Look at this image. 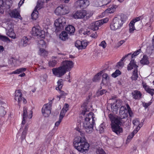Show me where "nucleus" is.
I'll return each instance as SVG.
<instances>
[{
	"mask_svg": "<svg viewBox=\"0 0 154 154\" xmlns=\"http://www.w3.org/2000/svg\"><path fill=\"white\" fill-rule=\"evenodd\" d=\"M94 113L90 112L86 114L83 121V127L85 128V131L88 133H91L93 131V127L95 124V119Z\"/></svg>",
	"mask_w": 154,
	"mask_h": 154,
	"instance_id": "f257e3e1",
	"label": "nucleus"
},
{
	"mask_svg": "<svg viewBox=\"0 0 154 154\" xmlns=\"http://www.w3.org/2000/svg\"><path fill=\"white\" fill-rule=\"evenodd\" d=\"M109 117L111 122V126L112 131L118 135H119L123 132L122 128L119 125L122 123L117 116L112 114H110Z\"/></svg>",
	"mask_w": 154,
	"mask_h": 154,
	"instance_id": "f03ea898",
	"label": "nucleus"
},
{
	"mask_svg": "<svg viewBox=\"0 0 154 154\" xmlns=\"http://www.w3.org/2000/svg\"><path fill=\"white\" fill-rule=\"evenodd\" d=\"M73 143L75 148L82 152L87 150L89 148V144L85 141L84 137H76Z\"/></svg>",
	"mask_w": 154,
	"mask_h": 154,
	"instance_id": "7ed1b4c3",
	"label": "nucleus"
},
{
	"mask_svg": "<svg viewBox=\"0 0 154 154\" xmlns=\"http://www.w3.org/2000/svg\"><path fill=\"white\" fill-rule=\"evenodd\" d=\"M124 22L123 17L120 16L115 17L110 25L111 30L115 31L121 28Z\"/></svg>",
	"mask_w": 154,
	"mask_h": 154,
	"instance_id": "20e7f679",
	"label": "nucleus"
},
{
	"mask_svg": "<svg viewBox=\"0 0 154 154\" xmlns=\"http://www.w3.org/2000/svg\"><path fill=\"white\" fill-rule=\"evenodd\" d=\"M92 15L91 12L82 10L73 13V17L75 19H82L84 17L88 19Z\"/></svg>",
	"mask_w": 154,
	"mask_h": 154,
	"instance_id": "39448f33",
	"label": "nucleus"
},
{
	"mask_svg": "<svg viewBox=\"0 0 154 154\" xmlns=\"http://www.w3.org/2000/svg\"><path fill=\"white\" fill-rule=\"evenodd\" d=\"M13 3L11 0H1L0 1V13L3 14L5 10H8Z\"/></svg>",
	"mask_w": 154,
	"mask_h": 154,
	"instance_id": "423d86ee",
	"label": "nucleus"
},
{
	"mask_svg": "<svg viewBox=\"0 0 154 154\" xmlns=\"http://www.w3.org/2000/svg\"><path fill=\"white\" fill-rule=\"evenodd\" d=\"M66 22V19L63 17H60L56 20L54 22L55 26L56 28V31L58 32L62 30L65 25Z\"/></svg>",
	"mask_w": 154,
	"mask_h": 154,
	"instance_id": "0eeeda50",
	"label": "nucleus"
},
{
	"mask_svg": "<svg viewBox=\"0 0 154 154\" xmlns=\"http://www.w3.org/2000/svg\"><path fill=\"white\" fill-rule=\"evenodd\" d=\"M52 104V102L51 101L43 106L42 109V112L44 116L48 117L50 114Z\"/></svg>",
	"mask_w": 154,
	"mask_h": 154,
	"instance_id": "6e6552de",
	"label": "nucleus"
},
{
	"mask_svg": "<svg viewBox=\"0 0 154 154\" xmlns=\"http://www.w3.org/2000/svg\"><path fill=\"white\" fill-rule=\"evenodd\" d=\"M68 12V8L63 5L57 7L55 11V13L57 15L65 14Z\"/></svg>",
	"mask_w": 154,
	"mask_h": 154,
	"instance_id": "1a4fd4ad",
	"label": "nucleus"
},
{
	"mask_svg": "<svg viewBox=\"0 0 154 154\" xmlns=\"http://www.w3.org/2000/svg\"><path fill=\"white\" fill-rule=\"evenodd\" d=\"M52 70L53 74L57 77L62 76L66 72L61 66L58 68H53Z\"/></svg>",
	"mask_w": 154,
	"mask_h": 154,
	"instance_id": "9d476101",
	"label": "nucleus"
},
{
	"mask_svg": "<svg viewBox=\"0 0 154 154\" xmlns=\"http://www.w3.org/2000/svg\"><path fill=\"white\" fill-rule=\"evenodd\" d=\"M61 66L67 72L70 71L74 66V63L72 61L65 60L62 63Z\"/></svg>",
	"mask_w": 154,
	"mask_h": 154,
	"instance_id": "9b49d317",
	"label": "nucleus"
},
{
	"mask_svg": "<svg viewBox=\"0 0 154 154\" xmlns=\"http://www.w3.org/2000/svg\"><path fill=\"white\" fill-rule=\"evenodd\" d=\"M32 33L34 36H38L42 38H44L45 37V32L35 27L32 28Z\"/></svg>",
	"mask_w": 154,
	"mask_h": 154,
	"instance_id": "f8f14e48",
	"label": "nucleus"
},
{
	"mask_svg": "<svg viewBox=\"0 0 154 154\" xmlns=\"http://www.w3.org/2000/svg\"><path fill=\"white\" fill-rule=\"evenodd\" d=\"M15 93V100L17 101L19 103L22 101H23L24 104L26 103L27 101L26 100L22 97V94L20 90H18L16 91Z\"/></svg>",
	"mask_w": 154,
	"mask_h": 154,
	"instance_id": "ddd939ff",
	"label": "nucleus"
},
{
	"mask_svg": "<svg viewBox=\"0 0 154 154\" xmlns=\"http://www.w3.org/2000/svg\"><path fill=\"white\" fill-rule=\"evenodd\" d=\"M87 45L86 41L77 40L75 43V46L79 49H85Z\"/></svg>",
	"mask_w": 154,
	"mask_h": 154,
	"instance_id": "4468645a",
	"label": "nucleus"
},
{
	"mask_svg": "<svg viewBox=\"0 0 154 154\" xmlns=\"http://www.w3.org/2000/svg\"><path fill=\"white\" fill-rule=\"evenodd\" d=\"M29 39L26 37L24 36L18 42V46L20 48L26 47L28 44Z\"/></svg>",
	"mask_w": 154,
	"mask_h": 154,
	"instance_id": "2eb2a0df",
	"label": "nucleus"
},
{
	"mask_svg": "<svg viewBox=\"0 0 154 154\" xmlns=\"http://www.w3.org/2000/svg\"><path fill=\"white\" fill-rule=\"evenodd\" d=\"M119 114L120 116L119 118L121 119H124L127 116V110L126 107L124 106H122L120 109Z\"/></svg>",
	"mask_w": 154,
	"mask_h": 154,
	"instance_id": "dca6fc26",
	"label": "nucleus"
},
{
	"mask_svg": "<svg viewBox=\"0 0 154 154\" xmlns=\"http://www.w3.org/2000/svg\"><path fill=\"white\" fill-rule=\"evenodd\" d=\"M10 16L12 17L21 19V17L19 11L17 9H14L12 10L10 13Z\"/></svg>",
	"mask_w": 154,
	"mask_h": 154,
	"instance_id": "f3484780",
	"label": "nucleus"
},
{
	"mask_svg": "<svg viewBox=\"0 0 154 154\" xmlns=\"http://www.w3.org/2000/svg\"><path fill=\"white\" fill-rule=\"evenodd\" d=\"M137 67L138 66L134 62V60L132 59L128 66L127 69L128 70L134 69V70H137Z\"/></svg>",
	"mask_w": 154,
	"mask_h": 154,
	"instance_id": "a211bd4d",
	"label": "nucleus"
},
{
	"mask_svg": "<svg viewBox=\"0 0 154 154\" xmlns=\"http://www.w3.org/2000/svg\"><path fill=\"white\" fill-rule=\"evenodd\" d=\"M132 95L133 98L135 99H140L142 96V94L141 92L137 90L132 91Z\"/></svg>",
	"mask_w": 154,
	"mask_h": 154,
	"instance_id": "6ab92c4d",
	"label": "nucleus"
},
{
	"mask_svg": "<svg viewBox=\"0 0 154 154\" xmlns=\"http://www.w3.org/2000/svg\"><path fill=\"white\" fill-rule=\"evenodd\" d=\"M132 123L134 126H135L137 129L138 130H139L142 125V124H140L139 120L137 119H135L133 120Z\"/></svg>",
	"mask_w": 154,
	"mask_h": 154,
	"instance_id": "aec40b11",
	"label": "nucleus"
},
{
	"mask_svg": "<svg viewBox=\"0 0 154 154\" xmlns=\"http://www.w3.org/2000/svg\"><path fill=\"white\" fill-rule=\"evenodd\" d=\"M66 30L69 34H73L75 31L74 26L72 25H69L66 28Z\"/></svg>",
	"mask_w": 154,
	"mask_h": 154,
	"instance_id": "412c9836",
	"label": "nucleus"
},
{
	"mask_svg": "<svg viewBox=\"0 0 154 154\" xmlns=\"http://www.w3.org/2000/svg\"><path fill=\"white\" fill-rule=\"evenodd\" d=\"M59 38L62 41H65L68 38L67 33L65 31L62 32L59 35Z\"/></svg>",
	"mask_w": 154,
	"mask_h": 154,
	"instance_id": "4be33fe9",
	"label": "nucleus"
},
{
	"mask_svg": "<svg viewBox=\"0 0 154 154\" xmlns=\"http://www.w3.org/2000/svg\"><path fill=\"white\" fill-rule=\"evenodd\" d=\"M97 21L94 23H91L90 26V28L93 31L97 30L99 29V27L101 26L100 24L96 25V23Z\"/></svg>",
	"mask_w": 154,
	"mask_h": 154,
	"instance_id": "5701e85b",
	"label": "nucleus"
},
{
	"mask_svg": "<svg viewBox=\"0 0 154 154\" xmlns=\"http://www.w3.org/2000/svg\"><path fill=\"white\" fill-rule=\"evenodd\" d=\"M57 57L55 56H53L52 57V60L50 61L48 64L49 66L52 67L55 66L57 63Z\"/></svg>",
	"mask_w": 154,
	"mask_h": 154,
	"instance_id": "b1692460",
	"label": "nucleus"
},
{
	"mask_svg": "<svg viewBox=\"0 0 154 154\" xmlns=\"http://www.w3.org/2000/svg\"><path fill=\"white\" fill-rule=\"evenodd\" d=\"M7 35L14 39L17 38L16 35L14 32V30L7 31Z\"/></svg>",
	"mask_w": 154,
	"mask_h": 154,
	"instance_id": "393cba45",
	"label": "nucleus"
},
{
	"mask_svg": "<svg viewBox=\"0 0 154 154\" xmlns=\"http://www.w3.org/2000/svg\"><path fill=\"white\" fill-rule=\"evenodd\" d=\"M24 108L26 109V112H25V114L26 115V118H28L29 119L31 118L32 116V112L31 110H30L29 111H27V108L26 107H24L23 108V110Z\"/></svg>",
	"mask_w": 154,
	"mask_h": 154,
	"instance_id": "a878e982",
	"label": "nucleus"
},
{
	"mask_svg": "<svg viewBox=\"0 0 154 154\" xmlns=\"http://www.w3.org/2000/svg\"><path fill=\"white\" fill-rule=\"evenodd\" d=\"M26 70V68H21L17 69L14 71L12 72L11 74H18L21 72H25Z\"/></svg>",
	"mask_w": 154,
	"mask_h": 154,
	"instance_id": "bb28decb",
	"label": "nucleus"
},
{
	"mask_svg": "<svg viewBox=\"0 0 154 154\" xmlns=\"http://www.w3.org/2000/svg\"><path fill=\"white\" fill-rule=\"evenodd\" d=\"M141 64L143 65L148 64L149 63V61L148 60V57L146 56H144L143 58L140 61Z\"/></svg>",
	"mask_w": 154,
	"mask_h": 154,
	"instance_id": "cd10ccee",
	"label": "nucleus"
},
{
	"mask_svg": "<svg viewBox=\"0 0 154 154\" xmlns=\"http://www.w3.org/2000/svg\"><path fill=\"white\" fill-rule=\"evenodd\" d=\"M134 21H131L129 24V32L130 33H133L134 30L135 29L134 27Z\"/></svg>",
	"mask_w": 154,
	"mask_h": 154,
	"instance_id": "c85d7f7f",
	"label": "nucleus"
},
{
	"mask_svg": "<svg viewBox=\"0 0 154 154\" xmlns=\"http://www.w3.org/2000/svg\"><path fill=\"white\" fill-rule=\"evenodd\" d=\"M28 128V125H26L25 126L23 131L22 132V134L21 136V139L22 140L25 139L26 136V135L27 134V131Z\"/></svg>",
	"mask_w": 154,
	"mask_h": 154,
	"instance_id": "c756f323",
	"label": "nucleus"
},
{
	"mask_svg": "<svg viewBox=\"0 0 154 154\" xmlns=\"http://www.w3.org/2000/svg\"><path fill=\"white\" fill-rule=\"evenodd\" d=\"M103 79L102 82L103 83H106L109 79V77L108 75L106 73H104L102 75Z\"/></svg>",
	"mask_w": 154,
	"mask_h": 154,
	"instance_id": "7c9ffc66",
	"label": "nucleus"
},
{
	"mask_svg": "<svg viewBox=\"0 0 154 154\" xmlns=\"http://www.w3.org/2000/svg\"><path fill=\"white\" fill-rule=\"evenodd\" d=\"M38 12L37 11L36 8L32 14L31 16L32 19L34 20H36L38 17Z\"/></svg>",
	"mask_w": 154,
	"mask_h": 154,
	"instance_id": "2f4dec72",
	"label": "nucleus"
},
{
	"mask_svg": "<svg viewBox=\"0 0 154 154\" xmlns=\"http://www.w3.org/2000/svg\"><path fill=\"white\" fill-rule=\"evenodd\" d=\"M38 53L39 55L42 56H46L48 54V52L42 48H40Z\"/></svg>",
	"mask_w": 154,
	"mask_h": 154,
	"instance_id": "473e14b6",
	"label": "nucleus"
},
{
	"mask_svg": "<svg viewBox=\"0 0 154 154\" xmlns=\"http://www.w3.org/2000/svg\"><path fill=\"white\" fill-rule=\"evenodd\" d=\"M6 25V30L7 31L13 30V24L11 22H9Z\"/></svg>",
	"mask_w": 154,
	"mask_h": 154,
	"instance_id": "72a5a7b5",
	"label": "nucleus"
},
{
	"mask_svg": "<svg viewBox=\"0 0 154 154\" xmlns=\"http://www.w3.org/2000/svg\"><path fill=\"white\" fill-rule=\"evenodd\" d=\"M109 20V19L107 18H106L103 19L101 20H100L97 21V22L96 23V25L100 24V25H102L103 23H107Z\"/></svg>",
	"mask_w": 154,
	"mask_h": 154,
	"instance_id": "f704fd0d",
	"label": "nucleus"
},
{
	"mask_svg": "<svg viewBox=\"0 0 154 154\" xmlns=\"http://www.w3.org/2000/svg\"><path fill=\"white\" fill-rule=\"evenodd\" d=\"M38 45L40 48L46 47V43L43 39L41 40L38 41Z\"/></svg>",
	"mask_w": 154,
	"mask_h": 154,
	"instance_id": "c9c22d12",
	"label": "nucleus"
},
{
	"mask_svg": "<svg viewBox=\"0 0 154 154\" xmlns=\"http://www.w3.org/2000/svg\"><path fill=\"white\" fill-rule=\"evenodd\" d=\"M101 72L98 73L94 77L93 79V81L94 82H96L100 79L101 78Z\"/></svg>",
	"mask_w": 154,
	"mask_h": 154,
	"instance_id": "e433bc0d",
	"label": "nucleus"
},
{
	"mask_svg": "<svg viewBox=\"0 0 154 154\" xmlns=\"http://www.w3.org/2000/svg\"><path fill=\"white\" fill-rule=\"evenodd\" d=\"M57 86L56 87V89L57 90H60L61 89L63 86V82L62 81V79H60L57 82Z\"/></svg>",
	"mask_w": 154,
	"mask_h": 154,
	"instance_id": "4c0bfd02",
	"label": "nucleus"
},
{
	"mask_svg": "<svg viewBox=\"0 0 154 154\" xmlns=\"http://www.w3.org/2000/svg\"><path fill=\"white\" fill-rule=\"evenodd\" d=\"M137 72V70H134L133 71V74L131 77V79L133 80H136L137 79L138 77Z\"/></svg>",
	"mask_w": 154,
	"mask_h": 154,
	"instance_id": "58836bf2",
	"label": "nucleus"
},
{
	"mask_svg": "<svg viewBox=\"0 0 154 154\" xmlns=\"http://www.w3.org/2000/svg\"><path fill=\"white\" fill-rule=\"evenodd\" d=\"M121 73L120 71L118 69L116 70V71L113 73L111 76L112 77L114 78H116L117 76H119L121 74Z\"/></svg>",
	"mask_w": 154,
	"mask_h": 154,
	"instance_id": "ea45409f",
	"label": "nucleus"
},
{
	"mask_svg": "<svg viewBox=\"0 0 154 154\" xmlns=\"http://www.w3.org/2000/svg\"><path fill=\"white\" fill-rule=\"evenodd\" d=\"M93 5L95 7H100L102 6L101 2L99 0H94L93 2Z\"/></svg>",
	"mask_w": 154,
	"mask_h": 154,
	"instance_id": "a19ab883",
	"label": "nucleus"
},
{
	"mask_svg": "<svg viewBox=\"0 0 154 154\" xmlns=\"http://www.w3.org/2000/svg\"><path fill=\"white\" fill-rule=\"evenodd\" d=\"M26 112V109H24L23 111V121L22 122V125H24L26 122V120L27 119L26 116V115L25 112Z\"/></svg>",
	"mask_w": 154,
	"mask_h": 154,
	"instance_id": "79ce46f5",
	"label": "nucleus"
},
{
	"mask_svg": "<svg viewBox=\"0 0 154 154\" xmlns=\"http://www.w3.org/2000/svg\"><path fill=\"white\" fill-rule=\"evenodd\" d=\"M0 40L3 41L10 42V39L7 36L2 35L0 34Z\"/></svg>",
	"mask_w": 154,
	"mask_h": 154,
	"instance_id": "37998d69",
	"label": "nucleus"
},
{
	"mask_svg": "<svg viewBox=\"0 0 154 154\" xmlns=\"http://www.w3.org/2000/svg\"><path fill=\"white\" fill-rule=\"evenodd\" d=\"M6 112L5 110L4 107L1 106L0 107V115L1 116H4L6 114Z\"/></svg>",
	"mask_w": 154,
	"mask_h": 154,
	"instance_id": "c03bdc74",
	"label": "nucleus"
},
{
	"mask_svg": "<svg viewBox=\"0 0 154 154\" xmlns=\"http://www.w3.org/2000/svg\"><path fill=\"white\" fill-rule=\"evenodd\" d=\"M83 0L78 1L75 3V5L77 6L80 7H83Z\"/></svg>",
	"mask_w": 154,
	"mask_h": 154,
	"instance_id": "a18cd8bd",
	"label": "nucleus"
},
{
	"mask_svg": "<svg viewBox=\"0 0 154 154\" xmlns=\"http://www.w3.org/2000/svg\"><path fill=\"white\" fill-rule=\"evenodd\" d=\"M96 154H106L101 148H99L97 149L96 152Z\"/></svg>",
	"mask_w": 154,
	"mask_h": 154,
	"instance_id": "49530a36",
	"label": "nucleus"
},
{
	"mask_svg": "<svg viewBox=\"0 0 154 154\" xmlns=\"http://www.w3.org/2000/svg\"><path fill=\"white\" fill-rule=\"evenodd\" d=\"M66 112H65L64 110L62 109L60 114L59 118L62 119Z\"/></svg>",
	"mask_w": 154,
	"mask_h": 154,
	"instance_id": "de8ad7c7",
	"label": "nucleus"
},
{
	"mask_svg": "<svg viewBox=\"0 0 154 154\" xmlns=\"http://www.w3.org/2000/svg\"><path fill=\"white\" fill-rule=\"evenodd\" d=\"M115 8H114L111 7L110 8L108 9L105 11L106 13H113L114 11Z\"/></svg>",
	"mask_w": 154,
	"mask_h": 154,
	"instance_id": "09e8293b",
	"label": "nucleus"
},
{
	"mask_svg": "<svg viewBox=\"0 0 154 154\" xmlns=\"http://www.w3.org/2000/svg\"><path fill=\"white\" fill-rule=\"evenodd\" d=\"M126 106L127 107V109L129 116L131 117H132L133 116V113L132 111L131 110L129 105L128 104H127Z\"/></svg>",
	"mask_w": 154,
	"mask_h": 154,
	"instance_id": "8fccbe9b",
	"label": "nucleus"
},
{
	"mask_svg": "<svg viewBox=\"0 0 154 154\" xmlns=\"http://www.w3.org/2000/svg\"><path fill=\"white\" fill-rule=\"evenodd\" d=\"M89 5V1L88 0H83V7L86 8Z\"/></svg>",
	"mask_w": 154,
	"mask_h": 154,
	"instance_id": "3c124183",
	"label": "nucleus"
},
{
	"mask_svg": "<svg viewBox=\"0 0 154 154\" xmlns=\"http://www.w3.org/2000/svg\"><path fill=\"white\" fill-rule=\"evenodd\" d=\"M140 51H141V49H140L138 50L137 51L135 52L131 55V57L132 59H133V58L135 56H136L138 55L140 53Z\"/></svg>",
	"mask_w": 154,
	"mask_h": 154,
	"instance_id": "603ef678",
	"label": "nucleus"
},
{
	"mask_svg": "<svg viewBox=\"0 0 154 154\" xmlns=\"http://www.w3.org/2000/svg\"><path fill=\"white\" fill-rule=\"evenodd\" d=\"M133 137L134 136L133 134H130L129 135L128 137L127 138L126 140V143H129Z\"/></svg>",
	"mask_w": 154,
	"mask_h": 154,
	"instance_id": "864d4df0",
	"label": "nucleus"
},
{
	"mask_svg": "<svg viewBox=\"0 0 154 154\" xmlns=\"http://www.w3.org/2000/svg\"><path fill=\"white\" fill-rule=\"evenodd\" d=\"M122 101L120 100H118L116 101V103L115 104V106L116 107H118V106H120L121 104Z\"/></svg>",
	"mask_w": 154,
	"mask_h": 154,
	"instance_id": "5fc2aeb1",
	"label": "nucleus"
},
{
	"mask_svg": "<svg viewBox=\"0 0 154 154\" xmlns=\"http://www.w3.org/2000/svg\"><path fill=\"white\" fill-rule=\"evenodd\" d=\"M99 46L102 47L103 48H105L106 46V44L104 41H103L100 44Z\"/></svg>",
	"mask_w": 154,
	"mask_h": 154,
	"instance_id": "6e6d98bb",
	"label": "nucleus"
},
{
	"mask_svg": "<svg viewBox=\"0 0 154 154\" xmlns=\"http://www.w3.org/2000/svg\"><path fill=\"white\" fill-rule=\"evenodd\" d=\"M69 104L67 103H65L62 109L64 110L65 112H67L69 109Z\"/></svg>",
	"mask_w": 154,
	"mask_h": 154,
	"instance_id": "4d7b16f0",
	"label": "nucleus"
},
{
	"mask_svg": "<svg viewBox=\"0 0 154 154\" xmlns=\"http://www.w3.org/2000/svg\"><path fill=\"white\" fill-rule=\"evenodd\" d=\"M146 90L147 92L150 94L152 96H153V95L154 93L152 91H154V89H151L149 88H147V89H146Z\"/></svg>",
	"mask_w": 154,
	"mask_h": 154,
	"instance_id": "13d9d810",
	"label": "nucleus"
},
{
	"mask_svg": "<svg viewBox=\"0 0 154 154\" xmlns=\"http://www.w3.org/2000/svg\"><path fill=\"white\" fill-rule=\"evenodd\" d=\"M117 66L119 67H122L124 65V63L123 62L119 61L117 63Z\"/></svg>",
	"mask_w": 154,
	"mask_h": 154,
	"instance_id": "bf43d9fd",
	"label": "nucleus"
},
{
	"mask_svg": "<svg viewBox=\"0 0 154 154\" xmlns=\"http://www.w3.org/2000/svg\"><path fill=\"white\" fill-rule=\"evenodd\" d=\"M106 92V91L105 90H103L98 92V94H99L100 95H102L103 94Z\"/></svg>",
	"mask_w": 154,
	"mask_h": 154,
	"instance_id": "052dcab7",
	"label": "nucleus"
},
{
	"mask_svg": "<svg viewBox=\"0 0 154 154\" xmlns=\"http://www.w3.org/2000/svg\"><path fill=\"white\" fill-rule=\"evenodd\" d=\"M141 19H142V17L140 16L136 18L135 19L132 20V21H134L135 23L136 22L139 21Z\"/></svg>",
	"mask_w": 154,
	"mask_h": 154,
	"instance_id": "680f3d73",
	"label": "nucleus"
},
{
	"mask_svg": "<svg viewBox=\"0 0 154 154\" xmlns=\"http://www.w3.org/2000/svg\"><path fill=\"white\" fill-rule=\"evenodd\" d=\"M90 36L91 37L94 38H96L97 37V35L96 32H95L94 33H93Z\"/></svg>",
	"mask_w": 154,
	"mask_h": 154,
	"instance_id": "e2e57ef3",
	"label": "nucleus"
},
{
	"mask_svg": "<svg viewBox=\"0 0 154 154\" xmlns=\"http://www.w3.org/2000/svg\"><path fill=\"white\" fill-rule=\"evenodd\" d=\"M62 119H60V118H59V120L58 121L56 122L55 123V125L56 126H58L59 125H60V123L61 122Z\"/></svg>",
	"mask_w": 154,
	"mask_h": 154,
	"instance_id": "0e129e2a",
	"label": "nucleus"
},
{
	"mask_svg": "<svg viewBox=\"0 0 154 154\" xmlns=\"http://www.w3.org/2000/svg\"><path fill=\"white\" fill-rule=\"evenodd\" d=\"M105 127L104 126H102V125H100V133H101L103 132L104 130V129Z\"/></svg>",
	"mask_w": 154,
	"mask_h": 154,
	"instance_id": "69168bd1",
	"label": "nucleus"
},
{
	"mask_svg": "<svg viewBox=\"0 0 154 154\" xmlns=\"http://www.w3.org/2000/svg\"><path fill=\"white\" fill-rule=\"evenodd\" d=\"M142 85L143 88H144L145 90L147 89V88H149L146 85V84L144 82H142Z\"/></svg>",
	"mask_w": 154,
	"mask_h": 154,
	"instance_id": "338daca9",
	"label": "nucleus"
},
{
	"mask_svg": "<svg viewBox=\"0 0 154 154\" xmlns=\"http://www.w3.org/2000/svg\"><path fill=\"white\" fill-rule=\"evenodd\" d=\"M151 104V102H149L148 103H143V106H144L147 107H148Z\"/></svg>",
	"mask_w": 154,
	"mask_h": 154,
	"instance_id": "774afa93",
	"label": "nucleus"
}]
</instances>
